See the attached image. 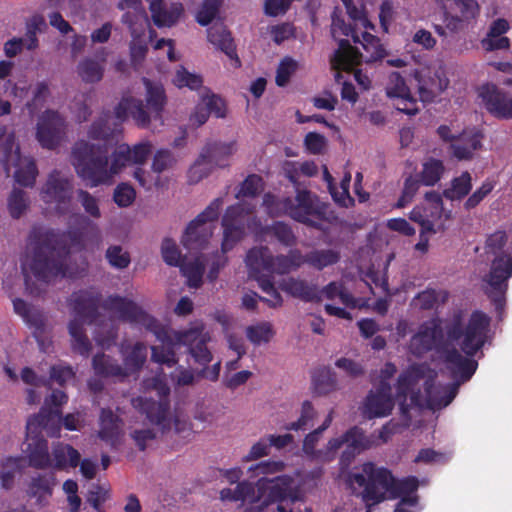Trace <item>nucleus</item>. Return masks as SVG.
Returning <instances> with one entry per match:
<instances>
[{
    "label": "nucleus",
    "instance_id": "obj_1",
    "mask_svg": "<svg viewBox=\"0 0 512 512\" xmlns=\"http://www.w3.org/2000/svg\"><path fill=\"white\" fill-rule=\"evenodd\" d=\"M143 84L146 88V103L150 113L146 110L143 101L132 96L123 97L114 108L116 122L113 127L109 125V112L98 120L94 121L89 128L88 135L94 140H112L121 133V125L129 116L135 124L142 129L148 128L151 117L161 119L166 104V94L161 84H156L150 79L143 77Z\"/></svg>",
    "mask_w": 512,
    "mask_h": 512
},
{
    "label": "nucleus",
    "instance_id": "obj_2",
    "mask_svg": "<svg viewBox=\"0 0 512 512\" xmlns=\"http://www.w3.org/2000/svg\"><path fill=\"white\" fill-rule=\"evenodd\" d=\"M29 242L32 246L30 268L36 279L48 283L58 276H72L67 266L70 255L67 233L33 227Z\"/></svg>",
    "mask_w": 512,
    "mask_h": 512
},
{
    "label": "nucleus",
    "instance_id": "obj_3",
    "mask_svg": "<svg viewBox=\"0 0 512 512\" xmlns=\"http://www.w3.org/2000/svg\"><path fill=\"white\" fill-rule=\"evenodd\" d=\"M105 310L117 313L118 318L135 326L144 327L147 331L153 333L162 345L151 347V360L160 365L173 367L177 364L178 358L174 349L175 332L163 325L154 316L147 313L142 307L133 300L119 295H110L103 303Z\"/></svg>",
    "mask_w": 512,
    "mask_h": 512
},
{
    "label": "nucleus",
    "instance_id": "obj_4",
    "mask_svg": "<svg viewBox=\"0 0 512 512\" xmlns=\"http://www.w3.org/2000/svg\"><path fill=\"white\" fill-rule=\"evenodd\" d=\"M348 480L351 484L363 487L361 493L366 506L370 508L386 499H396L401 495L415 494L419 487L418 478L408 476L397 480L392 472L385 467H377L372 462H366L361 467V472H353Z\"/></svg>",
    "mask_w": 512,
    "mask_h": 512
},
{
    "label": "nucleus",
    "instance_id": "obj_5",
    "mask_svg": "<svg viewBox=\"0 0 512 512\" xmlns=\"http://www.w3.org/2000/svg\"><path fill=\"white\" fill-rule=\"evenodd\" d=\"M263 205L272 217L284 214L318 230L323 229V223L331 224L336 219L330 205L322 202L317 195L306 189H297L295 199L290 197L278 199L271 193H266L263 197Z\"/></svg>",
    "mask_w": 512,
    "mask_h": 512
},
{
    "label": "nucleus",
    "instance_id": "obj_6",
    "mask_svg": "<svg viewBox=\"0 0 512 512\" xmlns=\"http://www.w3.org/2000/svg\"><path fill=\"white\" fill-rule=\"evenodd\" d=\"M442 358L454 383L441 386L436 385L433 377L425 380L427 404L431 409L448 406L456 397L459 385L470 380L478 367V363L473 357L463 356L458 349L451 345L442 354Z\"/></svg>",
    "mask_w": 512,
    "mask_h": 512
},
{
    "label": "nucleus",
    "instance_id": "obj_7",
    "mask_svg": "<svg viewBox=\"0 0 512 512\" xmlns=\"http://www.w3.org/2000/svg\"><path fill=\"white\" fill-rule=\"evenodd\" d=\"M102 294L95 288L82 289L71 295L70 306L75 318L69 322L68 331L72 338L74 352L88 357L92 345L88 339L84 323L93 324L100 316L99 307H103Z\"/></svg>",
    "mask_w": 512,
    "mask_h": 512
},
{
    "label": "nucleus",
    "instance_id": "obj_8",
    "mask_svg": "<svg viewBox=\"0 0 512 512\" xmlns=\"http://www.w3.org/2000/svg\"><path fill=\"white\" fill-rule=\"evenodd\" d=\"M490 326V316L481 310H474L465 326L461 312H457L445 325V332L451 343L459 342L461 351L468 357H474L486 344Z\"/></svg>",
    "mask_w": 512,
    "mask_h": 512
},
{
    "label": "nucleus",
    "instance_id": "obj_9",
    "mask_svg": "<svg viewBox=\"0 0 512 512\" xmlns=\"http://www.w3.org/2000/svg\"><path fill=\"white\" fill-rule=\"evenodd\" d=\"M72 157L75 171L87 187L95 188L112 182L108 151L105 147L80 141L75 144Z\"/></svg>",
    "mask_w": 512,
    "mask_h": 512
},
{
    "label": "nucleus",
    "instance_id": "obj_10",
    "mask_svg": "<svg viewBox=\"0 0 512 512\" xmlns=\"http://www.w3.org/2000/svg\"><path fill=\"white\" fill-rule=\"evenodd\" d=\"M357 43L362 45L365 55L351 46L348 40L341 39L339 41V48L334 52L331 59L333 69L352 71L361 64L363 58H365L366 63H372L381 61L387 55V51L380 39L368 32H362Z\"/></svg>",
    "mask_w": 512,
    "mask_h": 512
},
{
    "label": "nucleus",
    "instance_id": "obj_11",
    "mask_svg": "<svg viewBox=\"0 0 512 512\" xmlns=\"http://www.w3.org/2000/svg\"><path fill=\"white\" fill-rule=\"evenodd\" d=\"M512 277V254L500 253L493 258L488 273L483 277L484 294L494 306L499 320H502L506 307V294Z\"/></svg>",
    "mask_w": 512,
    "mask_h": 512
},
{
    "label": "nucleus",
    "instance_id": "obj_12",
    "mask_svg": "<svg viewBox=\"0 0 512 512\" xmlns=\"http://www.w3.org/2000/svg\"><path fill=\"white\" fill-rule=\"evenodd\" d=\"M223 199L215 198L186 227L181 243L188 250H200L205 247L212 236V229L207 223L218 219Z\"/></svg>",
    "mask_w": 512,
    "mask_h": 512
},
{
    "label": "nucleus",
    "instance_id": "obj_13",
    "mask_svg": "<svg viewBox=\"0 0 512 512\" xmlns=\"http://www.w3.org/2000/svg\"><path fill=\"white\" fill-rule=\"evenodd\" d=\"M158 399L139 396L132 399L133 406L153 425L158 426L163 433L171 428L170 418V388L163 383L157 387Z\"/></svg>",
    "mask_w": 512,
    "mask_h": 512
},
{
    "label": "nucleus",
    "instance_id": "obj_14",
    "mask_svg": "<svg viewBox=\"0 0 512 512\" xmlns=\"http://www.w3.org/2000/svg\"><path fill=\"white\" fill-rule=\"evenodd\" d=\"M234 143H207L202 149L198 159L188 172L190 183H197L210 173L213 166L226 167L232 155Z\"/></svg>",
    "mask_w": 512,
    "mask_h": 512
},
{
    "label": "nucleus",
    "instance_id": "obj_15",
    "mask_svg": "<svg viewBox=\"0 0 512 512\" xmlns=\"http://www.w3.org/2000/svg\"><path fill=\"white\" fill-rule=\"evenodd\" d=\"M41 198L47 204H54L58 215L70 213L73 199V185L69 178L54 169L41 189Z\"/></svg>",
    "mask_w": 512,
    "mask_h": 512
},
{
    "label": "nucleus",
    "instance_id": "obj_16",
    "mask_svg": "<svg viewBox=\"0 0 512 512\" xmlns=\"http://www.w3.org/2000/svg\"><path fill=\"white\" fill-rule=\"evenodd\" d=\"M445 334L441 320L432 318L419 326L418 331L411 338V348L415 354L436 351L442 356L451 343L448 338H445Z\"/></svg>",
    "mask_w": 512,
    "mask_h": 512
},
{
    "label": "nucleus",
    "instance_id": "obj_17",
    "mask_svg": "<svg viewBox=\"0 0 512 512\" xmlns=\"http://www.w3.org/2000/svg\"><path fill=\"white\" fill-rule=\"evenodd\" d=\"M252 208L242 203L228 206L222 217L223 239L221 250L223 253L231 251L245 236L247 216Z\"/></svg>",
    "mask_w": 512,
    "mask_h": 512
},
{
    "label": "nucleus",
    "instance_id": "obj_18",
    "mask_svg": "<svg viewBox=\"0 0 512 512\" xmlns=\"http://www.w3.org/2000/svg\"><path fill=\"white\" fill-rule=\"evenodd\" d=\"M442 5L443 23L452 33L462 30L476 19L480 6L476 0H434Z\"/></svg>",
    "mask_w": 512,
    "mask_h": 512
},
{
    "label": "nucleus",
    "instance_id": "obj_19",
    "mask_svg": "<svg viewBox=\"0 0 512 512\" xmlns=\"http://www.w3.org/2000/svg\"><path fill=\"white\" fill-rule=\"evenodd\" d=\"M417 377L413 372L406 371L398 376L396 383V399L399 404L401 417L409 422L411 420L410 410L424 406L430 408L427 404V393L423 396L421 391L415 390ZM424 392L426 390L424 389Z\"/></svg>",
    "mask_w": 512,
    "mask_h": 512
},
{
    "label": "nucleus",
    "instance_id": "obj_20",
    "mask_svg": "<svg viewBox=\"0 0 512 512\" xmlns=\"http://www.w3.org/2000/svg\"><path fill=\"white\" fill-rule=\"evenodd\" d=\"M210 335L204 331L203 323H196L193 327L175 332V340L179 345L188 347V352L194 361L206 367L213 359L211 351L207 347Z\"/></svg>",
    "mask_w": 512,
    "mask_h": 512
},
{
    "label": "nucleus",
    "instance_id": "obj_21",
    "mask_svg": "<svg viewBox=\"0 0 512 512\" xmlns=\"http://www.w3.org/2000/svg\"><path fill=\"white\" fill-rule=\"evenodd\" d=\"M245 262L249 269L257 272L265 270L268 273L284 275L292 271L286 254L273 256L267 246L249 249Z\"/></svg>",
    "mask_w": 512,
    "mask_h": 512
},
{
    "label": "nucleus",
    "instance_id": "obj_22",
    "mask_svg": "<svg viewBox=\"0 0 512 512\" xmlns=\"http://www.w3.org/2000/svg\"><path fill=\"white\" fill-rule=\"evenodd\" d=\"M66 122L58 111L46 110L36 128V138L43 148L55 149L65 135Z\"/></svg>",
    "mask_w": 512,
    "mask_h": 512
},
{
    "label": "nucleus",
    "instance_id": "obj_23",
    "mask_svg": "<svg viewBox=\"0 0 512 512\" xmlns=\"http://www.w3.org/2000/svg\"><path fill=\"white\" fill-rule=\"evenodd\" d=\"M485 109L497 119H512V96L495 84H483L478 91Z\"/></svg>",
    "mask_w": 512,
    "mask_h": 512
},
{
    "label": "nucleus",
    "instance_id": "obj_24",
    "mask_svg": "<svg viewBox=\"0 0 512 512\" xmlns=\"http://www.w3.org/2000/svg\"><path fill=\"white\" fill-rule=\"evenodd\" d=\"M391 385L380 381L374 390H370L363 405V415L367 419L382 418L391 414L394 408Z\"/></svg>",
    "mask_w": 512,
    "mask_h": 512
},
{
    "label": "nucleus",
    "instance_id": "obj_25",
    "mask_svg": "<svg viewBox=\"0 0 512 512\" xmlns=\"http://www.w3.org/2000/svg\"><path fill=\"white\" fill-rule=\"evenodd\" d=\"M62 412L60 409H52L43 406L39 413L29 417L26 424V434L42 436L45 431L50 437H58L61 430Z\"/></svg>",
    "mask_w": 512,
    "mask_h": 512
},
{
    "label": "nucleus",
    "instance_id": "obj_26",
    "mask_svg": "<svg viewBox=\"0 0 512 512\" xmlns=\"http://www.w3.org/2000/svg\"><path fill=\"white\" fill-rule=\"evenodd\" d=\"M483 139L484 134L481 130L475 127L465 128L449 146L452 157L458 161L472 160L476 152L482 149Z\"/></svg>",
    "mask_w": 512,
    "mask_h": 512
},
{
    "label": "nucleus",
    "instance_id": "obj_27",
    "mask_svg": "<svg viewBox=\"0 0 512 512\" xmlns=\"http://www.w3.org/2000/svg\"><path fill=\"white\" fill-rule=\"evenodd\" d=\"M207 40L233 60L236 67L241 66L232 33L223 22H215L207 29Z\"/></svg>",
    "mask_w": 512,
    "mask_h": 512
},
{
    "label": "nucleus",
    "instance_id": "obj_28",
    "mask_svg": "<svg viewBox=\"0 0 512 512\" xmlns=\"http://www.w3.org/2000/svg\"><path fill=\"white\" fill-rule=\"evenodd\" d=\"M414 80L416 81L419 98L423 103L433 102L448 85L447 80H442L436 73L431 76L430 71L416 70Z\"/></svg>",
    "mask_w": 512,
    "mask_h": 512
},
{
    "label": "nucleus",
    "instance_id": "obj_29",
    "mask_svg": "<svg viewBox=\"0 0 512 512\" xmlns=\"http://www.w3.org/2000/svg\"><path fill=\"white\" fill-rule=\"evenodd\" d=\"M27 436V453L28 464L35 469H46L52 466V459L49 453L48 441L36 434Z\"/></svg>",
    "mask_w": 512,
    "mask_h": 512
},
{
    "label": "nucleus",
    "instance_id": "obj_30",
    "mask_svg": "<svg viewBox=\"0 0 512 512\" xmlns=\"http://www.w3.org/2000/svg\"><path fill=\"white\" fill-rule=\"evenodd\" d=\"M146 1L149 3L152 20L158 28L173 26L183 13V6L179 2L171 3L167 7L164 0Z\"/></svg>",
    "mask_w": 512,
    "mask_h": 512
},
{
    "label": "nucleus",
    "instance_id": "obj_31",
    "mask_svg": "<svg viewBox=\"0 0 512 512\" xmlns=\"http://www.w3.org/2000/svg\"><path fill=\"white\" fill-rule=\"evenodd\" d=\"M55 485L56 476L53 472L38 473L31 477L26 492L30 498L36 499L37 505L44 506L52 496Z\"/></svg>",
    "mask_w": 512,
    "mask_h": 512
},
{
    "label": "nucleus",
    "instance_id": "obj_32",
    "mask_svg": "<svg viewBox=\"0 0 512 512\" xmlns=\"http://www.w3.org/2000/svg\"><path fill=\"white\" fill-rule=\"evenodd\" d=\"M282 291L304 302H320L321 291L317 285L310 284L306 280L290 277L280 283Z\"/></svg>",
    "mask_w": 512,
    "mask_h": 512
},
{
    "label": "nucleus",
    "instance_id": "obj_33",
    "mask_svg": "<svg viewBox=\"0 0 512 512\" xmlns=\"http://www.w3.org/2000/svg\"><path fill=\"white\" fill-rule=\"evenodd\" d=\"M92 367L94 373L102 378H116L123 380L126 378V370L113 357L104 353H97L92 358Z\"/></svg>",
    "mask_w": 512,
    "mask_h": 512
},
{
    "label": "nucleus",
    "instance_id": "obj_34",
    "mask_svg": "<svg viewBox=\"0 0 512 512\" xmlns=\"http://www.w3.org/2000/svg\"><path fill=\"white\" fill-rule=\"evenodd\" d=\"M52 466L56 470L76 468L80 463V453L69 444L58 442L52 447Z\"/></svg>",
    "mask_w": 512,
    "mask_h": 512
},
{
    "label": "nucleus",
    "instance_id": "obj_35",
    "mask_svg": "<svg viewBox=\"0 0 512 512\" xmlns=\"http://www.w3.org/2000/svg\"><path fill=\"white\" fill-rule=\"evenodd\" d=\"M123 356V369L126 370V377L138 373L144 366L147 359V347L143 342H136L131 347H121Z\"/></svg>",
    "mask_w": 512,
    "mask_h": 512
},
{
    "label": "nucleus",
    "instance_id": "obj_36",
    "mask_svg": "<svg viewBox=\"0 0 512 512\" xmlns=\"http://www.w3.org/2000/svg\"><path fill=\"white\" fill-rule=\"evenodd\" d=\"M120 419L110 408H102L100 413V429L98 437L115 447L120 435Z\"/></svg>",
    "mask_w": 512,
    "mask_h": 512
},
{
    "label": "nucleus",
    "instance_id": "obj_37",
    "mask_svg": "<svg viewBox=\"0 0 512 512\" xmlns=\"http://www.w3.org/2000/svg\"><path fill=\"white\" fill-rule=\"evenodd\" d=\"M268 482L270 483L268 498L271 501L279 503H283L286 500H290V502L296 501V497L291 492L292 477L288 475L275 476L268 480Z\"/></svg>",
    "mask_w": 512,
    "mask_h": 512
},
{
    "label": "nucleus",
    "instance_id": "obj_38",
    "mask_svg": "<svg viewBox=\"0 0 512 512\" xmlns=\"http://www.w3.org/2000/svg\"><path fill=\"white\" fill-rule=\"evenodd\" d=\"M261 233L274 237L285 247H294L297 244V236L292 227L283 221H274L270 225L261 228Z\"/></svg>",
    "mask_w": 512,
    "mask_h": 512
},
{
    "label": "nucleus",
    "instance_id": "obj_39",
    "mask_svg": "<svg viewBox=\"0 0 512 512\" xmlns=\"http://www.w3.org/2000/svg\"><path fill=\"white\" fill-rule=\"evenodd\" d=\"M340 252L335 249H313L306 253V264L318 271L339 262Z\"/></svg>",
    "mask_w": 512,
    "mask_h": 512
},
{
    "label": "nucleus",
    "instance_id": "obj_40",
    "mask_svg": "<svg viewBox=\"0 0 512 512\" xmlns=\"http://www.w3.org/2000/svg\"><path fill=\"white\" fill-rule=\"evenodd\" d=\"M472 189V177L468 171L451 180V185L443 191V196L451 201L461 200L466 197Z\"/></svg>",
    "mask_w": 512,
    "mask_h": 512
},
{
    "label": "nucleus",
    "instance_id": "obj_41",
    "mask_svg": "<svg viewBox=\"0 0 512 512\" xmlns=\"http://www.w3.org/2000/svg\"><path fill=\"white\" fill-rule=\"evenodd\" d=\"M445 172V166L442 160L430 157L422 164V170L418 174L422 185L434 186L442 178Z\"/></svg>",
    "mask_w": 512,
    "mask_h": 512
},
{
    "label": "nucleus",
    "instance_id": "obj_42",
    "mask_svg": "<svg viewBox=\"0 0 512 512\" xmlns=\"http://www.w3.org/2000/svg\"><path fill=\"white\" fill-rule=\"evenodd\" d=\"M77 73L85 83H97L103 78L104 66L95 59L85 58L78 63Z\"/></svg>",
    "mask_w": 512,
    "mask_h": 512
},
{
    "label": "nucleus",
    "instance_id": "obj_43",
    "mask_svg": "<svg viewBox=\"0 0 512 512\" xmlns=\"http://www.w3.org/2000/svg\"><path fill=\"white\" fill-rule=\"evenodd\" d=\"M312 382L318 394H327L337 386L336 374L328 367L316 369L312 375Z\"/></svg>",
    "mask_w": 512,
    "mask_h": 512
},
{
    "label": "nucleus",
    "instance_id": "obj_44",
    "mask_svg": "<svg viewBox=\"0 0 512 512\" xmlns=\"http://www.w3.org/2000/svg\"><path fill=\"white\" fill-rule=\"evenodd\" d=\"M122 23L127 25L134 39L140 38L149 25L145 11H127L122 15Z\"/></svg>",
    "mask_w": 512,
    "mask_h": 512
},
{
    "label": "nucleus",
    "instance_id": "obj_45",
    "mask_svg": "<svg viewBox=\"0 0 512 512\" xmlns=\"http://www.w3.org/2000/svg\"><path fill=\"white\" fill-rule=\"evenodd\" d=\"M315 416L316 411L312 403L306 400L302 403L300 417L296 421L286 424L283 428L288 431H306L312 425Z\"/></svg>",
    "mask_w": 512,
    "mask_h": 512
},
{
    "label": "nucleus",
    "instance_id": "obj_46",
    "mask_svg": "<svg viewBox=\"0 0 512 512\" xmlns=\"http://www.w3.org/2000/svg\"><path fill=\"white\" fill-rule=\"evenodd\" d=\"M180 268L183 275L187 278V285L190 288L197 289L202 285L205 266L198 258L194 261L183 263Z\"/></svg>",
    "mask_w": 512,
    "mask_h": 512
},
{
    "label": "nucleus",
    "instance_id": "obj_47",
    "mask_svg": "<svg viewBox=\"0 0 512 512\" xmlns=\"http://www.w3.org/2000/svg\"><path fill=\"white\" fill-rule=\"evenodd\" d=\"M274 332L272 325L268 322H262L256 325L248 326L246 329V336L248 340L254 345L268 343L273 337Z\"/></svg>",
    "mask_w": 512,
    "mask_h": 512
},
{
    "label": "nucleus",
    "instance_id": "obj_48",
    "mask_svg": "<svg viewBox=\"0 0 512 512\" xmlns=\"http://www.w3.org/2000/svg\"><path fill=\"white\" fill-rule=\"evenodd\" d=\"M222 0H204L197 11L196 21L201 26H208L219 13Z\"/></svg>",
    "mask_w": 512,
    "mask_h": 512
},
{
    "label": "nucleus",
    "instance_id": "obj_49",
    "mask_svg": "<svg viewBox=\"0 0 512 512\" xmlns=\"http://www.w3.org/2000/svg\"><path fill=\"white\" fill-rule=\"evenodd\" d=\"M28 198L21 189H13L8 198V209L12 218L19 219L28 208Z\"/></svg>",
    "mask_w": 512,
    "mask_h": 512
},
{
    "label": "nucleus",
    "instance_id": "obj_50",
    "mask_svg": "<svg viewBox=\"0 0 512 512\" xmlns=\"http://www.w3.org/2000/svg\"><path fill=\"white\" fill-rule=\"evenodd\" d=\"M422 182L418 175H410L408 176L403 185L402 193L396 203L397 208H404L408 205L418 192Z\"/></svg>",
    "mask_w": 512,
    "mask_h": 512
},
{
    "label": "nucleus",
    "instance_id": "obj_51",
    "mask_svg": "<svg viewBox=\"0 0 512 512\" xmlns=\"http://www.w3.org/2000/svg\"><path fill=\"white\" fill-rule=\"evenodd\" d=\"M173 83L179 88L188 87L191 90H197L203 85V79L200 75L190 73L181 66L176 71Z\"/></svg>",
    "mask_w": 512,
    "mask_h": 512
},
{
    "label": "nucleus",
    "instance_id": "obj_52",
    "mask_svg": "<svg viewBox=\"0 0 512 512\" xmlns=\"http://www.w3.org/2000/svg\"><path fill=\"white\" fill-rule=\"evenodd\" d=\"M108 263L116 269H125L131 262L130 254L124 251L120 245L108 247L105 253Z\"/></svg>",
    "mask_w": 512,
    "mask_h": 512
},
{
    "label": "nucleus",
    "instance_id": "obj_53",
    "mask_svg": "<svg viewBox=\"0 0 512 512\" xmlns=\"http://www.w3.org/2000/svg\"><path fill=\"white\" fill-rule=\"evenodd\" d=\"M136 191L132 185L122 182L116 186L113 193V201L118 207L126 208L133 204Z\"/></svg>",
    "mask_w": 512,
    "mask_h": 512
},
{
    "label": "nucleus",
    "instance_id": "obj_54",
    "mask_svg": "<svg viewBox=\"0 0 512 512\" xmlns=\"http://www.w3.org/2000/svg\"><path fill=\"white\" fill-rule=\"evenodd\" d=\"M344 442L347 447L353 448L358 452L369 447V441L366 438L363 430L357 426H354L347 430L344 434Z\"/></svg>",
    "mask_w": 512,
    "mask_h": 512
},
{
    "label": "nucleus",
    "instance_id": "obj_55",
    "mask_svg": "<svg viewBox=\"0 0 512 512\" xmlns=\"http://www.w3.org/2000/svg\"><path fill=\"white\" fill-rule=\"evenodd\" d=\"M90 99V93H81L76 95L73 99L71 109L77 121L80 123L87 121L91 116L92 111L88 103Z\"/></svg>",
    "mask_w": 512,
    "mask_h": 512
},
{
    "label": "nucleus",
    "instance_id": "obj_56",
    "mask_svg": "<svg viewBox=\"0 0 512 512\" xmlns=\"http://www.w3.org/2000/svg\"><path fill=\"white\" fill-rule=\"evenodd\" d=\"M37 175L36 163L33 160H29L24 166L19 167L15 171V180L24 187H32L35 184Z\"/></svg>",
    "mask_w": 512,
    "mask_h": 512
},
{
    "label": "nucleus",
    "instance_id": "obj_57",
    "mask_svg": "<svg viewBox=\"0 0 512 512\" xmlns=\"http://www.w3.org/2000/svg\"><path fill=\"white\" fill-rule=\"evenodd\" d=\"M161 252L164 262L169 266L180 267L182 255L174 240L165 238L162 242Z\"/></svg>",
    "mask_w": 512,
    "mask_h": 512
},
{
    "label": "nucleus",
    "instance_id": "obj_58",
    "mask_svg": "<svg viewBox=\"0 0 512 512\" xmlns=\"http://www.w3.org/2000/svg\"><path fill=\"white\" fill-rule=\"evenodd\" d=\"M77 198L84 211L92 218L99 219L101 210L98 199L86 190L78 189Z\"/></svg>",
    "mask_w": 512,
    "mask_h": 512
},
{
    "label": "nucleus",
    "instance_id": "obj_59",
    "mask_svg": "<svg viewBox=\"0 0 512 512\" xmlns=\"http://www.w3.org/2000/svg\"><path fill=\"white\" fill-rule=\"evenodd\" d=\"M129 164H131L129 158V145H119L112 154V161L109 166L112 177L118 174L125 166Z\"/></svg>",
    "mask_w": 512,
    "mask_h": 512
},
{
    "label": "nucleus",
    "instance_id": "obj_60",
    "mask_svg": "<svg viewBox=\"0 0 512 512\" xmlns=\"http://www.w3.org/2000/svg\"><path fill=\"white\" fill-rule=\"evenodd\" d=\"M410 89L407 86L405 79L401 76L399 72H392L389 75L388 82L386 85V94L389 98H393L395 96H402L406 93H409Z\"/></svg>",
    "mask_w": 512,
    "mask_h": 512
},
{
    "label": "nucleus",
    "instance_id": "obj_61",
    "mask_svg": "<svg viewBox=\"0 0 512 512\" xmlns=\"http://www.w3.org/2000/svg\"><path fill=\"white\" fill-rule=\"evenodd\" d=\"M437 302L438 293L432 288L419 292L412 300V304L420 310H432Z\"/></svg>",
    "mask_w": 512,
    "mask_h": 512
},
{
    "label": "nucleus",
    "instance_id": "obj_62",
    "mask_svg": "<svg viewBox=\"0 0 512 512\" xmlns=\"http://www.w3.org/2000/svg\"><path fill=\"white\" fill-rule=\"evenodd\" d=\"M495 183L490 180H485L482 185L473 193L471 194L466 202L464 203V207L466 210H471L478 206L480 202L491 193V191L494 189Z\"/></svg>",
    "mask_w": 512,
    "mask_h": 512
},
{
    "label": "nucleus",
    "instance_id": "obj_63",
    "mask_svg": "<svg viewBox=\"0 0 512 512\" xmlns=\"http://www.w3.org/2000/svg\"><path fill=\"white\" fill-rule=\"evenodd\" d=\"M262 178L256 174L248 175L245 180L241 183L240 190L237 193V197H255L260 191Z\"/></svg>",
    "mask_w": 512,
    "mask_h": 512
},
{
    "label": "nucleus",
    "instance_id": "obj_64",
    "mask_svg": "<svg viewBox=\"0 0 512 512\" xmlns=\"http://www.w3.org/2000/svg\"><path fill=\"white\" fill-rule=\"evenodd\" d=\"M394 106L395 108L409 116L416 115L419 112L418 104L416 99L411 96V93H406L402 96H395Z\"/></svg>",
    "mask_w": 512,
    "mask_h": 512
}]
</instances>
